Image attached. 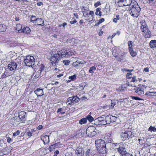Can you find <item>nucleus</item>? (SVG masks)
<instances>
[{"instance_id": "obj_1", "label": "nucleus", "mask_w": 156, "mask_h": 156, "mask_svg": "<svg viewBox=\"0 0 156 156\" xmlns=\"http://www.w3.org/2000/svg\"><path fill=\"white\" fill-rule=\"evenodd\" d=\"M141 26L140 29L142 32H143V35L145 38H149L151 37V33L148 29L146 23L144 20L140 21Z\"/></svg>"}, {"instance_id": "obj_2", "label": "nucleus", "mask_w": 156, "mask_h": 156, "mask_svg": "<svg viewBox=\"0 0 156 156\" xmlns=\"http://www.w3.org/2000/svg\"><path fill=\"white\" fill-rule=\"evenodd\" d=\"M97 149L99 153L104 154L106 152V145L105 141L101 139L96 140L95 142Z\"/></svg>"}, {"instance_id": "obj_3", "label": "nucleus", "mask_w": 156, "mask_h": 156, "mask_svg": "<svg viewBox=\"0 0 156 156\" xmlns=\"http://www.w3.org/2000/svg\"><path fill=\"white\" fill-rule=\"evenodd\" d=\"M136 3V2H135V3L134 5H132L133 6L131 9V12L130 13L132 16L135 17H137L139 15L138 13L140 10V8L138 6Z\"/></svg>"}, {"instance_id": "obj_4", "label": "nucleus", "mask_w": 156, "mask_h": 156, "mask_svg": "<svg viewBox=\"0 0 156 156\" xmlns=\"http://www.w3.org/2000/svg\"><path fill=\"white\" fill-rule=\"evenodd\" d=\"M24 62L27 66L31 67L34 64V58L32 56H27L25 58Z\"/></svg>"}, {"instance_id": "obj_5", "label": "nucleus", "mask_w": 156, "mask_h": 156, "mask_svg": "<svg viewBox=\"0 0 156 156\" xmlns=\"http://www.w3.org/2000/svg\"><path fill=\"white\" fill-rule=\"evenodd\" d=\"M97 130L94 126L88 127L86 130V134L87 136L93 137L95 136L97 133Z\"/></svg>"}, {"instance_id": "obj_6", "label": "nucleus", "mask_w": 156, "mask_h": 156, "mask_svg": "<svg viewBox=\"0 0 156 156\" xmlns=\"http://www.w3.org/2000/svg\"><path fill=\"white\" fill-rule=\"evenodd\" d=\"M60 58L59 55L57 53H55L52 55L50 61L53 66H55L58 63Z\"/></svg>"}, {"instance_id": "obj_7", "label": "nucleus", "mask_w": 156, "mask_h": 156, "mask_svg": "<svg viewBox=\"0 0 156 156\" xmlns=\"http://www.w3.org/2000/svg\"><path fill=\"white\" fill-rule=\"evenodd\" d=\"M125 145V143H119V147L117 148L119 153L123 156L127 153L126 150Z\"/></svg>"}, {"instance_id": "obj_8", "label": "nucleus", "mask_w": 156, "mask_h": 156, "mask_svg": "<svg viewBox=\"0 0 156 156\" xmlns=\"http://www.w3.org/2000/svg\"><path fill=\"white\" fill-rule=\"evenodd\" d=\"M147 87L145 85H140L135 88V92L139 95H143L144 94V89Z\"/></svg>"}, {"instance_id": "obj_9", "label": "nucleus", "mask_w": 156, "mask_h": 156, "mask_svg": "<svg viewBox=\"0 0 156 156\" xmlns=\"http://www.w3.org/2000/svg\"><path fill=\"white\" fill-rule=\"evenodd\" d=\"M79 100V99L77 96L70 97L69 98L66 102L68 105H73L76 103Z\"/></svg>"}, {"instance_id": "obj_10", "label": "nucleus", "mask_w": 156, "mask_h": 156, "mask_svg": "<svg viewBox=\"0 0 156 156\" xmlns=\"http://www.w3.org/2000/svg\"><path fill=\"white\" fill-rule=\"evenodd\" d=\"M17 67V65L15 62H11L9 64L8 66V68L7 69L8 70L9 72H10L11 73H13Z\"/></svg>"}, {"instance_id": "obj_11", "label": "nucleus", "mask_w": 156, "mask_h": 156, "mask_svg": "<svg viewBox=\"0 0 156 156\" xmlns=\"http://www.w3.org/2000/svg\"><path fill=\"white\" fill-rule=\"evenodd\" d=\"M121 136L122 138H123L122 140H126L127 138H132L133 135L132 133L130 131H126L124 132H122L121 134Z\"/></svg>"}, {"instance_id": "obj_12", "label": "nucleus", "mask_w": 156, "mask_h": 156, "mask_svg": "<svg viewBox=\"0 0 156 156\" xmlns=\"http://www.w3.org/2000/svg\"><path fill=\"white\" fill-rule=\"evenodd\" d=\"M57 54L59 55L60 58L65 57L66 55L71 56L72 55L73 53H72L70 51L67 52L65 50H62L58 52Z\"/></svg>"}, {"instance_id": "obj_13", "label": "nucleus", "mask_w": 156, "mask_h": 156, "mask_svg": "<svg viewBox=\"0 0 156 156\" xmlns=\"http://www.w3.org/2000/svg\"><path fill=\"white\" fill-rule=\"evenodd\" d=\"M112 52L113 55L115 56V58L118 61H121L124 60V56L123 55H119L118 56L116 55V54L115 53V50H113V49H112Z\"/></svg>"}, {"instance_id": "obj_14", "label": "nucleus", "mask_w": 156, "mask_h": 156, "mask_svg": "<svg viewBox=\"0 0 156 156\" xmlns=\"http://www.w3.org/2000/svg\"><path fill=\"white\" fill-rule=\"evenodd\" d=\"M26 113L24 111H21L19 112L18 120L20 119L22 121H25V120Z\"/></svg>"}, {"instance_id": "obj_15", "label": "nucleus", "mask_w": 156, "mask_h": 156, "mask_svg": "<svg viewBox=\"0 0 156 156\" xmlns=\"http://www.w3.org/2000/svg\"><path fill=\"white\" fill-rule=\"evenodd\" d=\"M41 138L44 144H48L49 142V138L48 136L43 135Z\"/></svg>"}, {"instance_id": "obj_16", "label": "nucleus", "mask_w": 156, "mask_h": 156, "mask_svg": "<svg viewBox=\"0 0 156 156\" xmlns=\"http://www.w3.org/2000/svg\"><path fill=\"white\" fill-rule=\"evenodd\" d=\"M62 144H60V143L58 142L54 144L51 145L48 148V150L50 151H51L57 147H60L62 145Z\"/></svg>"}, {"instance_id": "obj_17", "label": "nucleus", "mask_w": 156, "mask_h": 156, "mask_svg": "<svg viewBox=\"0 0 156 156\" xmlns=\"http://www.w3.org/2000/svg\"><path fill=\"white\" fill-rule=\"evenodd\" d=\"M76 154L78 156H82L84 154V151L82 148H77L76 151Z\"/></svg>"}, {"instance_id": "obj_18", "label": "nucleus", "mask_w": 156, "mask_h": 156, "mask_svg": "<svg viewBox=\"0 0 156 156\" xmlns=\"http://www.w3.org/2000/svg\"><path fill=\"white\" fill-rule=\"evenodd\" d=\"M34 92L36 94L37 97L44 95L43 90L42 89H41L40 88L36 89L34 91Z\"/></svg>"}, {"instance_id": "obj_19", "label": "nucleus", "mask_w": 156, "mask_h": 156, "mask_svg": "<svg viewBox=\"0 0 156 156\" xmlns=\"http://www.w3.org/2000/svg\"><path fill=\"white\" fill-rule=\"evenodd\" d=\"M31 31L30 28L28 27H25L22 29L21 30V33H23L25 34H28Z\"/></svg>"}, {"instance_id": "obj_20", "label": "nucleus", "mask_w": 156, "mask_h": 156, "mask_svg": "<svg viewBox=\"0 0 156 156\" xmlns=\"http://www.w3.org/2000/svg\"><path fill=\"white\" fill-rule=\"evenodd\" d=\"M44 20L41 18H37L34 23L36 25L44 26Z\"/></svg>"}, {"instance_id": "obj_21", "label": "nucleus", "mask_w": 156, "mask_h": 156, "mask_svg": "<svg viewBox=\"0 0 156 156\" xmlns=\"http://www.w3.org/2000/svg\"><path fill=\"white\" fill-rule=\"evenodd\" d=\"M133 87L134 86L133 84H130L129 83V82H128L125 84H122L120 87H119L120 89L121 88L122 90H124L127 87V86Z\"/></svg>"}, {"instance_id": "obj_22", "label": "nucleus", "mask_w": 156, "mask_h": 156, "mask_svg": "<svg viewBox=\"0 0 156 156\" xmlns=\"http://www.w3.org/2000/svg\"><path fill=\"white\" fill-rule=\"evenodd\" d=\"M11 74V73L10 72H9V71L7 69H5L3 74L2 75L1 78H6L9 76Z\"/></svg>"}, {"instance_id": "obj_23", "label": "nucleus", "mask_w": 156, "mask_h": 156, "mask_svg": "<svg viewBox=\"0 0 156 156\" xmlns=\"http://www.w3.org/2000/svg\"><path fill=\"white\" fill-rule=\"evenodd\" d=\"M94 12L92 11H90L89 13V15L88 16V17H89V16L90 15L91 16L89 18H88L87 19V20L88 21H91L92 20H94Z\"/></svg>"}, {"instance_id": "obj_24", "label": "nucleus", "mask_w": 156, "mask_h": 156, "mask_svg": "<svg viewBox=\"0 0 156 156\" xmlns=\"http://www.w3.org/2000/svg\"><path fill=\"white\" fill-rule=\"evenodd\" d=\"M118 116L116 115V116H113L111 115V122H118V121L119 120V118H118Z\"/></svg>"}, {"instance_id": "obj_25", "label": "nucleus", "mask_w": 156, "mask_h": 156, "mask_svg": "<svg viewBox=\"0 0 156 156\" xmlns=\"http://www.w3.org/2000/svg\"><path fill=\"white\" fill-rule=\"evenodd\" d=\"M84 61H83V62H80L79 61H77L75 62H74L73 63V66L76 67L77 66H81V67H83V66L82 64H84Z\"/></svg>"}, {"instance_id": "obj_26", "label": "nucleus", "mask_w": 156, "mask_h": 156, "mask_svg": "<svg viewBox=\"0 0 156 156\" xmlns=\"http://www.w3.org/2000/svg\"><path fill=\"white\" fill-rule=\"evenodd\" d=\"M150 46L151 48L156 47V40H152L150 42Z\"/></svg>"}, {"instance_id": "obj_27", "label": "nucleus", "mask_w": 156, "mask_h": 156, "mask_svg": "<svg viewBox=\"0 0 156 156\" xmlns=\"http://www.w3.org/2000/svg\"><path fill=\"white\" fill-rule=\"evenodd\" d=\"M88 10H87L84 6L82 7V12L84 17L88 16Z\"/></svg>"}, {"instance_id": "obj_28", "label": "nucleus", "mask_w": 156, "mask_h": 156, "mask_svg": "<svg viewBox=\"0 0 156 156\" xmlns=\"http://www.w3.org/2000/svg\"><path fill=\"white\" fill-rule=\"evenodd\" d=\"M125 71H126L130 72L129 73H127L126 75V76L127 79H129L131 77H132V76H132V74L130 72L133 71V69H125Z\"/></svg>"}, {"instance_id": "obj_29", "label": "nucleus", "mask_w": 156, "mask_h": 156, "mask_svg": "<svg viewBox=\"0 0 156 156\" xmlns=\"http://www.w3.org/2000/svg\"><path fill=\"white\" fill-rule=\"evenodd\" d=\"M105 140L109 143H111L112 140V136L110 134L108 133L105 137Z\"/></svg>"}, {"instance_id": "obj_30", "label": "nucleus", "mask_w": 156, "mask_h": 156, "mask_svg": "<svg viewBox=\"0 0 156 156\" xmlns=\"http://www.w3.org/2000/svg\"><path fill=\"white\" fill-rule=\"evenodd\" d=\"M138 137L139 138L138 139V140L139 142V144H141L143 143V140L144 139V137H142V134L140 133L139 134V136H138Z\"/></svg>"}, {"instance_id": "obj_31", "label": "nucleus", "mask_w": 156, "mask_h": 156, "mask_svg": "<svg viewBox=\"0 0 156 156\" xmlns=\"http://www.w3.org/2000/svg\"><path fill=\"white\" fill-rule=\"evenodd\" d=\"M16 29L19 33H21V30H22L23 27L22 25L20 24H16Z\"/></svg>"}, {"instance_id": "obj_32", "label": "nucleus", "mask_w": 156, "mask_h": 156, "mask_svg": "<svg viewBox=\"0 0 156 156\" xmlns=\"http://www.w3.org/2000/svg\"><path fill=\"white\" fill-rule=\"evenodd\" d=\"M129 79L130 81V83L129 82V83L130 84H133L134 85V86H135L134 83L136 81V76H134L133 77H132Z\"/></svg>"}, {"instance_id": "obj_33", "label": "nucleus", "mask_w": 156, "mask_h": 156, "mask_svg": "<svg viewBox=\"0 0 156 156\" xmlns=\"http://www.w3.org/2000/svg\"><path fill=\"white\" fill-rule=\"evenodd\" d=\"M105 120L108 124H109L111 122V115H108L105 117Z\"/></svg>"}, {"instance_id": "obj_34", "label": "nucleus", "mask_w": 156, "mask_h": 156, "mask_svg": "<svg viewBox=\"0 0 156 156\" xmlns=\"http://www.w3.org/2000/svg\"><path fill=\"white\" fill-rule=\"evenodd\" d=\"M91 113H90V115H87L86 117L87 120L89 122H92L94 120V118L90 115Z\"/></svg>"}, {"instance_id": "obj_35", "label": "nucleus", "mask_w": 156, "mask_h": 156, "mask_svg": "<svg viewBox=\"0 0 156 156\" xmlns=\"http://www.w3.org/2000/svg\"><path fill=\"white\" fill-rule=\"evenodd\" d=\"M66 109H64V108H59L58 109V110L57 111V113L60 112V113L62 114H64L65 113V111Z\"/></svg>"}, {"instance_id": "obj_36", "label": "nucleus", "mask_w": 156, "mask_h": 156, "mask_svg": "<svg viewBox=\"0 0 156 156\" xmlns=\"http://www.w3.org/2000/svg\"><path fill=\"white\" fill-rule=\"evenodd\" d=\"M101 8H98L96 9V12L95 14L97 15H99L101 16Z\"/></svg>"}, {"instance_id": "obj_37", "label": "nucleus", "mask_w": 156, "mask_h": 156, "mask_svg": "<svg viewBox=\"0 0 156 156\" xmlns=\"http://www.w3.org/2000/svg\"><path fill=\"white\" fill-rule=\"evenodd\" d=\"M6 29V26L3 24L0 25V32H3Z\"/></svg>"}, {"instance_id": "obj_38", "label": "nucleus", "mask_w": 156, "mask_h": 156, "mask_svg": "<svg viewBox=\"0 0 156 156\" xmlns=\"http://www.w3.org/2000/svg\"><path fill=\"white\" fill-rule=\"evenodd\" d=\"M87 120L86 118H83L79 120V123L82 125L86 123L87 122Z\"/></svg>"}, {"instance_id": "obj_39", "label": "nucleus", "mask_w": 156, "mask_h": 156, "mask_svg": "<svg viewBox=\"0 0 156 156\" xmlns=\"http://www.w3.org/2000/svg\"><path fill=\"white\" fill-rule=\"evenodd\" d=\"M129 51L130 53V54L132 57H135L136 56V55L137 54V53L136 52L134 51L133 50V49L129 50Z\"/></svg>"}, {"instance_id": "obj_40", "label": "nucleus", "mask_w": 156, "mask_h": 156, "mask_svg": "<svg viewBox=\"0 0 156 156\" xmlns=\"http://www.w3.org/2000/svg\"><path fill=\"white\" fill-rule=\"evenodd\" d=\"M76 78V76L75 75H73V76H70L69 77V79L70 80H69L68 81L69 82L71 81H73L75 80Z\"/></svg>"}, {"instance_id": "obj_41", "label": "nucleus", "mask_w": 156, "mask_h": 156, "mask_svg": "<svg viewBox=\"0 0 156 156\" xmlns=\"http://www.w3.org/2000/svg\"><path fill=\"white\" fill-rule=\"evenodd\" d=\"M156 92H147L145 93V95L147 96H154V94H156Z\"/></svg>"}, {"instance_id": "obj_42", "label": "nucleus", "mask_w": 156, "mask_h": 156, "mask_svg": "<svg viewBox=\"0 0 156 156\" xmlns=\"http://www.w3.org/2000/svg\"><path fill=\"white\" fill-rule=\"evenodd\" d=\"M44 66L42 64H41L40 66V69L39 70H38V72H37L38 73H40L39 76L41 75V73L42 71H43L44 70Z\"/></svg>"}, {"instance_id": "obj_43", "label": "nucleus", "mask_w": 156, "mask_h": 156, "mask_svg": "<svg viewBox=\"0 0 156 156\" xmlns=\"http://www.w3.org/2000/svg\"><path fill=\"white\" fill-rule=\"evenodd\" d=\"M96 69V68L94 66H93L90 68V69L89 70L90 73H93L94 71Z\"/></svg>"}, {"instance_id": "obj_44", "label": "nucleus", "mask_w": 156, "mask_h": 156, "mask_svg": "<svg viewBox=\"0 0 156 156\" xmlns=\"http://www.w3.org/2000/svg\"><path fill=\"white\" fill-rule=\"evenodd\" d=\"M129 46V50L133 49V42L131 41H129L128 42Z\"/></svg>"}, {"instance_id": "obj_45", "label": "nucleus", "mask_w": 156, "mask_h": 156, "mask_svg": "<svg viewBox=\"0 0 156 156\" xmlns=\"http://www.w3.org/2000/svg\"><path fill=\"white\" fill-rule=\"evenodd\" d=\"M37 18H36L35 16H32L31 17V21L33 23H34L36 22Z\"/></svg>"}, {"instance_id": "obj_46", "label": "nucleus", "mask_w": 156, "mask_h": 156, "mask_svg": "<svg viewBox=\"0 0 156 156\" xmlns=\"http://www.w3.org/2000/svg\"><path fill=\"white\" fill-rule=\"evenodd\" d=\"M111 105H109V108H113L114 106L115 105V102L114 100L111 101Z\"/></svg>"}, {"instance_id": "obj_47", "label": "nucleus", "mask_w": 156, "mask_h": 156, "mask_svg": "<svg viewBox=\"0 0 156 156\" xmlns=\"http://www.w3.org/2000/svg\"><path fill=\"white\" fill-rule=\"evenodd\" d=\"M115 17V18L113 19V21L114 22L116 23L117 22L118 20H119V15H116Z\"/></svg>"}, {"instance_id": "obj_48", "label": "nucleus", "mask_w": 156, "mask_h": 156, "mask_svg": "<svg viewBox=\"0 0 156 156\" xmlns=\"http://www.w3.org/2000/svg\"><path fill=\"white\" fill-rule=\"evenodd\" d=\"M148 130L150 131L151 132L152 131L154 132H155L156 131V128L151 126L148 128Z\"/></svg>"}, {"instance_id": "obj_49", "label": "nucleus", "mask_w": 156, "mask_h": 156, "mask_svg": "<svg viewBox=\"0 0 156 156\" xmlns=\"http://www.w3.org/2000/svg\"><path fill=\"white\" fill-rule=\"evenodd\" d=\"M98 120L99 121H100L101 122V123L103 125H106V124H108L106 121L105 120H103L101 119L102 118L99 117L98 118Z\"/></svg>"}, {"instance_id": "obj_50", "label": "nucleus", "mask_w": 156, "mask_h": 156, "mask_svg": "<svg viewBox=\"0 0 156 156\" xmlns=\"http://www.w3.org/2000/svg\"><path fill=\"white\" fill-rule=\"evenodd\" d=\"M85 154L86 156H90V155H91L90 152V149H88L86 152Z\"/></svg>"}, {"instance_id": "obj_51", "label": "nucleus", "mask_w": 156, "mask_h": 156, "mask_svg": "<svg viewBox=\"0 0 156 156\" xmlns=\"http://www.w3.org/2000/svg\"><path fill=\"white\" fill-rule=\"evenodd\" d=\"M148 1H149V3L151 5H154V2H155V0H148Z\"/></svg>"}, {"instance_id": "obj_52", "label": "nucleus", "mask_w": 156, "mask_h": 156, "mask_svg": "<svg viewBox=\"0 0 156 156\" xmlns=\"http://www.w3.org/2000/svg\"><path fill=\"white\" fill-rule=\"evenodd\" d=\"M131 98L135 100H142V99L139 98L137 97L131 96Z\"/></svg>"}, {"instance_id": "obj_53", "label": "nucleus", "mask_w": 156, "mask_h": 156, "mask_svg": "<svg viewBox=\"0 0 156 156\" xmlns=\"http://www.w3.org/2000/svg\"><path fill=\"white\" fill-rule=\"evenodd\" d=\"M20 132L19 130H17L16 132L14 133H13V136L14 137L16 136L19 135L20 134Z\"/></svg>"}, {"instance_id": "obj_54", "label": "nucleus", "mask_w": 156, "mask_h": 156, "mask_svg": "<svg viewBox=\"0 0 156 156\" xmlns=\"http://www.w3.org/2000/svg\"><path fill=\"white\" fill-rule=\"evenodd\" d=\"M63 62L65 65L68 66L70 62L69 60H64Z\"/></svg>"}, {"instance_id": "obj_55", "label": "nucleus", "mask_w": 156, "mask_h": 156, "mask_svg": "<svg viewBox=\"0 0 156 156\" xmlns=\"http://www.w3.org/2000/svg\"><path fill=\"white\" fill-rule=\"evenodd\" d=\"M33 131L32 130H31V131H29L27 133V134L28 136H32V133H31L32 132H33Z\"/></svg>"}, {"instance_id": "obj_56", "label": "nucleus", "mask_w": 156, "mask_h": 156, "mask_svg": "<svg viewBox=\"0 0 156 156\" xmlns=\"http://www.w3.org/2000/svg\"><path fill=\"white\" fill-rule=\"evenodd\" d=\"M19 119V117L17 118V117H15L13 118L12 120H14V121L16 122H20V119L18 120Z\"/></svg>"}, {"instance_id": "obj_57", "label": "nucleus", "mask_w": 156, "mask_h": 156, "mask_svg": "<svg viewBox=\"0 0 156 156\" xmlns=\"http://www.w3.org/2000/svg\"><path fill=\"white\" fill-rule=\"evenodd\" d=\"M101 3L100 2H97L96 3H95L94 4V6L97 7L98 6L101 5Z\"/></svg>"}, {"instance_id": "obj_58", "label": "nucleus", "mask_w": 156, "mask_h": 156, "mask_svg": "<svg viewBox=\"0 0 156 156\" xmlns=\"http://www.w3.org/2000/svg\"><path fill=\"white\" fill-rule=\"evenodd\" d=\"M66 25H67V23H66L64 22V23H63L62 25H59L58 26L59 27H61L62 26V27H64Z\"/></svg>"}, {"instance_id": "obj_59", "label": "nucleus", "mask_w": 156, "mask_h": 156, "mask_svg": "<svg viewBox=\"0 0 156 156\" xmlns=\"http://www.w3.org/2000/svg\"><path fill=\"white\" fill-rule=\"evenodd\" d=\"M43 4V3L42 2H39L37 3V5L38 6H41Z\"/></svg>"}, {"instance_id": "obj_60", "label": "nucleus", "mask_w": 156, "mask_h": 156, "mask_svg": "<svg viewBox=\"0 0 156 156\" xmlns=\"http://www.w3.org/2000/svg\"><path fill=\"white\" fill-rule=\"evenodd\" d=\"M7 142L8 143H10L12 142L11 139L9 137H7Z\"/></svg>"}, {"instance_id": "obj_61", "label": "nucleus", "mask_w": 156, "mask_h": 156, "mask_svg": "<svg viewBox=\"0 0 156 156\" xmlns=\"http://www.w3.org/2000/svg\"><path fill=\"white\" fill-rule=\"evenodd\" d=\"M105 21V19L104 18H102L99 19V23H102L104 22Z\"/></svg>"}, {"instance_id": "obj_62", "label": "nucleus", "mask_w": 156, "mask_h": 156, "mask_svg": "<svg viewBox=\"0 0 156 156\" xmlns=\"http://www.w3.org/2000/svg\"><path fill=\"white\" fill-rule=\"evenodd\" d=\"M76 22H77V21H76V20H74L73 21L72 20V21H70V23L71 24H74V23H76Z\"/></svg>"}, {"instance_id": "obj_63", "label": "nucleus", "mask_w": 156, "mask_h": 156, "mask_svg": "<svg viewBox=\"0 0 156 156\" xmlns=\"http://www.w3.org/2000/svg\"><path fill=\"white\" fill-rule=\"evenodd\" d=\"M144 71L145 72H148L149 71V69L148 68H145L144 69Z\"/></svg>"}, {"instance_id": "obj_64", "label": "nucleus", "mask_w": 156, "mask_h": 156, "mask_svg": "<svg viewBox=\"0 0 156 156\" xmlns=\"http://www.w3.org/2000/svg\"><path fill=\"white\" fill-rule=\"evenodd\" d=\"M123 156H133L132 154H131L129 153H127L126 154H125Z\"/></svg>"}]
</instances>
